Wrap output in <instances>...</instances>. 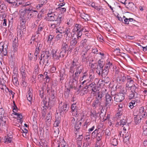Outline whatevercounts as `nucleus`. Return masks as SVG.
Here are the masks:
<instances>
[{"instance_id": "obj_4", "label": "nucleus", "mask_w": 147, "mask_h": 147, "mask_svg": "<svg viewBox=\"0 0 147 147\" xmlns=\"http://www.w3.org/2000/svg\"><path fill=\"white\" fill-rule=\"evenodd\" d=\"M58 111H57V114L59 113L60 115H62L66 112L68 111L69 107H67V105L66 103H63V105L61 107L59 106Z\"/></svg>"}, {"instance_id": "obj_31", "label": "nucleus", "mask_w": 147, "mask_h": 147, "mask_svg": "<svg viewBox=\"0 0 147 147\" xmlns=\"http://www.w3.org/2000/svg\"><path fill=\"white\" fill-rule=\"evenodd\" d=\"M100 103V101L96 100H94L93 103L92 104V106L95 109L98 107Z\"/></svg>"}, {"instance_id": "obj_20", "label": "nucleus", "mask_w": 147, "mask_h": 147, "mask_svg": "<svg viewBox=\"0 0 147 147\" xmlns=\"http://www.w3.org/2000/svg\"><path fill=\"white\" fill-rule=\"evenodd\" d=\"M21 74L22 76V78H25L26 76V68L24 66H22L20 69Z\"/></svg>"}, {"instance_id": "obj_37", "label": "nucleus", "mask_w": 147, "mask_h": 147, "mask_svg": "<svg viewBox=\"0 0 147 147\" xmlns=\"http://www.w3.org/2000/svg\"><path fill=\"white\" fill-rule=\"evenodd\" d=\"M43 29V27L39 25L38 27L37 30L36 32V35L40 34L41 32L42 31Z\"/></svg>"}, {"instance_id": "obj_15", "label": "nucleus", "mask_w": 147, "mask_h": 147, "mask_svg": "<svg viewBox=\"0 0 147 147\" xmlns=\"http://www.w3.org/2000/svg\"><path fill=\"white\" fill-rule=\"evenodd\" d=\"M82 61V62L87 61L89 58L87 57L88 52L87 51L83 52L81 53Z\"/></svg>"}, {"instance_id": "obj_56", "label": "nucleus", "mask_w": 147, "mask_h": 147, "mask_svg": "<svg viewBox=\"0 0 147 147\" xmlns=\"http://www.w3.org/2000/svg\"><path fill=\"white\" fill-rule=\"evenodd\" d=\"M66 52L62 51L61 50L60 52V53H59V55H61V57H63L65 55V54Z\"/></svg>"}, {"instance_id": "obj_36", "label": "nucleus", "mask_w": 147, "mask_h": 147, "mask_svg": "<svg viewBox=\"0 0 147 147\" xmlns=\"http://www.w3.org/2000/svg\"><path fill=\"white\" fill-rule=\"evenodd\" d=\"M84 30L81 29V30H80V31L76 32H77L76 34L77 38H76L78 39V40L80 38H81V37L82 35V31Z\"/></svg>"}, {"instance_id": "obj_19", "label": "nucleus", "mask_w": 147, "mask_h": 147, "mask_svg": "<svg viewBox=\"0 0 147 147\" xmlns=\"http://www.w3.org/2000/svg\"><path fill=\"white\" fill-rule=\"evenodd\" d=\"M129 99H136L138 97V95L137 93H135L133 92V91H131L129 95Z\"/></svg>"}, {"instance_id": "obj_29", "label": "nucleus", "mask_w": 147, "mask_h": 147, "mask_svg": "<svg viewBox=\"0 0 147 147\" xmlns=\"http://www.w3.org/2000/svg\"><path fill=\"white\" fill-rule=\"evenodd\" d=\"M20 18L26 20H28V17H27V12H23L21 13Z\"/></svg>"}, {"instance_id": "obj_41", "label": "nucleus", "mask_w": 147, "mask_h": 147, "mask_svg": "<svg viewBox=\"0 0 147 147\" xmlns=\"http://www.w3.org/2000/svg\"><path fill=\"white\" fill-rule=\"evenodd\" d=\"M94 56V54L92 53H90L89 54L88 53L87 57L89 58L88 61H93V58L91 57Z\"/></svg>"}, {"instance_id": "obj_8", "label": "nucleus", "mask_w": 147, "mask_h": 147, "mask_svg": "<svg viewBox=\"0 0 147 147\" xmlns=\"http://www.w3.org/2000/svg\"><path fill=\"white\" fill-rule=\"evenodd\" d=\"M127 83L126 84V88H130L131 86L133 85V84L134 82L133 80L132 79L131 77L129 76H127Z\"/></svg>"}, {"instance_id": "obj_14", "label": "nucleus", "mask_w": 147, "mask_h": 147, "mask_svg": "<svg viewBox=\"0 0 147 147\" xmlns=\"http://www.w3.org/2000/svg\"><path fill=\"white\" fill-rule=\"evenodd\" d=\"M123 114L122 109H119L117 113L115 115V118L116 119L118 120L121 117Z\"/></svg>"}, {"instance_id": "obj_23", "label": "nucleus", "mask_w": 147, "mask_h": 147, "mask_svg": "<svg viewBox=\"0 0 147 147\" xmlns=\"http://www.w3.org/2000/svg\"><path fill=\"white\" fill-rule=\"evenodd\" d=\"M78 40L76 38H72L70 41V45L69 47L71 46L72 47H74V46H75L77 44Z\"/></svg>"}, {"instance_id": "obj_7", "label": "nucleus", "mask_w": 147, "mask_h": 147, "mask_svg": "<svg viewBox=\"0 0 147 147\" xmlns=\"http://www.w3.org/2000/svg\"><path fill=\"white\" fill-rule=\"evenodd\" d=\"M106 101L105 102L106 107L111 105L113 102V100L109 94H107L105 96Z\"/></svg>"}, {"instance_id": "obj_32", "label": "nucleus", "mask_w": 147, "mask_h": 147, "mask_svg": "<svg viewBox=\"0 0 147 147\" xmlns=\"http://www.w3.org/2000/svg\"><path fill=\"white\" fill-rule=\"evenodd\" d=\"M103 134L102 133V132H100V131H98V134L97 135V136L96 137H97V140L98 141H100L102 138V137L103 136Z\"/></svg>"}, {"instance_id": "obj_62", "label": "nucleus", "mask_w": 147, "mask_h": 147, "mask_svg": "<svg viewBox=\"0 0 147 147\" xmlns=\"http://www.w3.org/2000/svg\"><path fill=\"white\" fill-rule=\"evenodd\" d=\"M22 85L23 87H26V82L25 81V78H22Z\"/></svg>"}, {"instance_id": "obj_42", "label": "nucleus", "mask_w": 147, "mask_h": 147, "mask_svg": "<svg viewBox=\"0 0 147 147\" xmlns=\"http://www.w3.org/2000/svg\"><path fill=\"white\" fill-rule=\"evenodd\" d=\"M60 123V120L59 118H57L56 119V121L54 124V126L55 127L58 126Z\"/></svg>"}, {"instance_id": "obj_3", "label": "nucleus", "mask_w": 147, "mask_h": 147, "mask_svg": "<svg viewBox=\"0 0 147 147\" xmlns=\"http://www.w3.org/2000/svg\"><path fill=\"white\" fill-rule=\"evenodd\" d=\"M51 51L49 50L48 49H46L45 52H43L41 55V58H39L40 61V64H41V61L42 59V58H43V61H44L45 59L46 60L48 59L49 56L51 55Z\"/></svg>"}, {"instance_id": "obj_53", "label": "nucleus", "mask_w": 147, "mask_h": 147, "mask_svg": "<svg viewBox=\"0 0 147 147\" xmlns=\"http://www.w3.org/2000/svg\"><path fill=\"white\" fill-rule=\"evenodd\" d=\"M18 6L19 5L18 4L17 1L16 0H15L13 3L11 5V6L13 8L16 7Z\"/></svg>"}, {"instance_id": "obj_24", "label": "nucleus", "mask_w": 147, "mask_h": 147, "mask_svg": "<svg viewBox=\"0 0 147 147\" xmlns=\"http://www.w3.org/2000/svg\"><path fill=\"white\" fill-rule=\"evenodd\" d=\"M0 119L1 121L2 125H4L6 124L7 121L8 119L5 115L0 116Z\"/></svg>"}, {"instance_id": "obj_6", "label": "nucleus", "mask_w": 147, "mask_h": 147, "mask_svg": "<svg viewBox=\"0 0 147 147\" xmlns=\"http://www.w3.org/2000/svg\"><path fill=\"white\" fill-rule=\"evenodd\" d=\"M127 78V76H125L123 73H119L118 74V76L117 78V80L118 82L122 83L125 82Z\"/></svg>"}, {"instance_id": "obj_43", "label": "nucleus", "mask_w": 147, "mask_h": 147, "mask_svg": "<svg viewBox=\"0 0 147 147\" xmlns=\"http://www.w3.org/2000/svg\"><path fill=\"white\" fill-rule=\"evenodd\" d=\"M5 138V143L7 144L10 143L12 140V138L11 137L9 136L6 137Z\"/></svg>"}, {"instance_id": "obj_51", "label": "nucleus", "mask_w": 147, "mask_h": 147, "mask_svg": "<svg viewBox=\"0 0 147 147\" xmlns=\"http://www.w3.org/2000/svg\"><path fill=\"white\" fill-rule=\"evenodd\" d=\"M96 85L95 84L94 82H93L90 84H89L88 86L89 87V88L92 90V88H93L95 87Z\"/></svg>"}, {"instance_id": "obj_48", "label": "nucleus", "mask_w": 147, "mask_h": 147, "mask_svg": "<svg viewBox=\"0 0 147 147\" xmlns=\"http://www.w3.org/2000/svg\"><path fill=\"white\" fill-rule=\"evenodd\" d=\"M99 131V130L96 129L92 134V136L94 137H96L97 136L98 133Z\"/></svg>"}, {"instance_id": "obj_2", "label": "nucleus", "mask_w": 147, "mask_h": 147, "mask_svg": "<svg viewBox=\"0 0 147 147\" xmlns=\"http://www.w3.org/2000/svg\"><path fill=\"white\" fill-rule=\"evenodd\" d=\"M48 20L49 21L57 22V21L61 22L63 20L62 16L60 14L58 15L55 10H50L47 13Z\"/></svg>"}, {"instance_id": "obj_64", "label": "nucleus", "mask_w": 147, "mask_h": 147, "mask_svg": "<svg viewBox=\"0 0 147 147\" xmlns=\"http://www.w3.org/2000/svg\"><path fill=\"white\" fill-rule=\"evenodd\" d=\"M77 143L78 147H81L82 145V142L80 140H77Z\"/></svg>"}, {"instance_id": "obj_34", "label": "nucleus", "mask_w": 147, "mask_h": 147, "mask_svg": "<svg viewBox=\"0 0 147 147\" xmlns=\"http://www.w3.org/2000/svg\"><path fill=\"white\" fill-rule=\"evenodd\" d=\"M55 92L54 90H52L50 94V97L49 98V100L50 101L54 99L55 97Z\"/></svg>"}, {"instance_id": "obj_59", "label": "nucleus", "mask_w": 147, "mask_h": 147, "mask_svg": "<svg viewBox=\"0 0 147 147\" xmlns=\"http://www.w3.org/2000/svg\"><path fill=\"white\" fill-rule=\"evenodd\" d=\"M105 134L107 136H107L109 137L111 136V133L109 129H106V130Z\"/></svg>"}, {"instance_id": "obj_40", "label": "nucleus", "mask_w": 147, "mask_h": 147, "mask_svg": "<svg viewBox=\"0 0 147 147\" xmlns=\"http://www.w3.org/2000/svg\"><path fill=\"white\" fill-rule=\"evenodd\" d=\"M18 44L16 41H13V47L14 49V51H17V47H18Z\"/></svg>"}, {"instance_id": "obj_35", "label": "nucleus", "mask_w": 147, "mask_h": 147, "mask_svg": "<svg viewBox=\"0 0 147 147\" xmlns=\"http://www.w3.org/2000/svg\"><path fill=\"white\" fill-rule=\"evenodd\" d=\"M134 20V21H135L133 18H129V19H128L127 18H125L124 20V22H123L125 24H128L129 22H131Z\"/></svg>"}, {"instance_id": "obj_46", "label": "nucleus", "mask_w": 147, "mask_h": 147, "mask_svg": "<svg viewBox=\"0 0 147 147\" xmlns=\"http://www.w3.org/2000/svg\"><path fill=\"white\" fill-rule=\"evenodd\" d=\"M98 115H100L99 113H97L96 112H93L91 113V117H94L96 119L98 117Z\"/></svg>"}, {"instance_id": "obj_10", "label": "nucleus", "mask_w": 147, "mask_h": 147, "mask_svg": "<svg viewBox=\"0 0 147 147\" xmlns=\"http://www.w3.org/2000/svg\"><path fill=\"white\" fill-rule=\"evenodd\" d=\"M104 65V64L102 62H101L100 60H99L98 61V64L96 69V72L98 74H100V71H101V69L103 68Z\"/></svg>"}, {"instance_id": "obj_11", "label": "nucleus", "mask_w": 147, "mask_h": 147, "mask_svg": "<svg viewBox=\"0 0 147 147\" xmlns=\"http://www.w3.org/2000/svg\"><path fill=\"white\" fill-rule=\"evenodd\" d=\"M107 68L108 67H106V68L104 67L101 69L100 74L98 75L101 76L102 77H106L108 74L109 72V70L107 69Z\"/></svg>"}, {"instance_id": "obj_39", "label": "nucleus", "mask_w": 147, "mask_h": 147, "mask_svg": "<svg viewBox=\"0 0 147 147\" xmlns=\"http://www.w3.org/2000/svg\"><path fill=\"white\" fill-rule=\"evenodd\" d=\"M17 119L18 120V122L22 123V116L21 113H18L17 115Z\"/></svg>"}, {"instance_id": "obj_18", "label": "nucleus", "mask_w": 147, "mask_h": 147, "mask_svg": "<svg viewBox=\"0 0 147 147\" xmlns=\"http://www.w3.org/2000/svg\"><path fill=\"white\" fill-rule=\"evenodd\" d=\"M70 47L68 46V45L65 42H63L62 45L61 49L62 51L66 52V51H69Z\"/></svg>"}, {"instance_id": "obj_33", "label": "nucleus", "mask_w": 147, "mask_h": 147, "mask_svg": "<svg viewBox=\"0 0 147 147\" xmlns=\"http://www.w3.org/2000/svg\"><path fill=\"white\" fill-rule=\"evenodd\" d=\"M51 113L50 112H49L47 115L46 120L47 122L48 123L51 121Z\"/></svg>"}, {"instance_id": "obj_49", "label": "nucleus", "mask_w": 147, "mask_h": 147, "mask_svg": "<svg viewBox=\"0 0 147 147\" xmlns=\"http://www.w3.org/2000/svg\"><path fill=\"white\" fill-rule=\"evenodd\" d=\"M99 88L96 85L95 86V87L93 88H92V91L94 92H96V93L98 92H99V90L98 89Z\"/></svg>"}, {"instance_id": "obj_45", "label": "nucleus", "mask_w": 147, "mask_h": 147, "mask_svg": "<svg viewBox=\"0 0 147 147\" xmlns=\"http://www.w3.org/2000/svg\"><path fill=\"white\" fill-rule=\"evenodd\" d=\"M111 144L113 146H117L118 144L117 140L115 138L111 140Z\"/></svg>"}, {"instance_id": "obj_17", "label": "nucleus", "mask_w": 147, "mask_h": 147, "mask_svg": "<svg viewBox=\"0 0 147 147\" xmlns=\"http://www.w3.org/2000/svg\"><path fill=\"white\" fill-rule=\"evenodd\" d=\"M39 3L36 6L37 9L40 8L43 5H45L47 2V0H38Z\"/></svg>"}, {"instance_id": "obj_54", "label": "nucleus", "mask_w": 147, "mask_h": 147, "mask_svg": "<svg viewBox=\"0 0 147 147\" xmlns=\"http://www.w3.org/2000/svg\"><path fill=\"white\" fill-rule=\"evenodd\" d=\"M102 78H104V81L106 83H108L110 81V79L109 77L107 76H106V77H102Z\"/></svg>"}, {"instance_id": "obj_44", "label": "nucleus", "mask_w": 147, "mask_h": 147, "mask_svg": "<svg viewBox=\"0 0 147 147\" xmlns=\"http://www.w3.org/2000/svg\"><path fill=\"white\" fill-rule=\"evenodd\" d=\"M127 122V121L125 119H123L120 120V125L121 126L123 125V126L124 125H126Z\"/></svg>"}, {"instance_id": "obj_50", "label": "nucleus", "mask_w": 147, "mask_h": 147, "mask_svg": "<svg viewBox=\"0 0 147 147\" xmlns=\"http://www.w3.org/2000/svg\"><path fill=\"white\" fill-rule=\"evenodd\" d=\"M69 92L70 90L68 88H67L66 90H65L64 92L65 96L67 97L69 94Z\"/></svg>"}, {"instance_id": "obj_1", "label": "nucleus", "mask_w": 147, "mask_h": 147, "mask_svg": "<svg viewBox=\"0 0 147 147\" xmlns=\"http://www.w3.org/2000/svg\"><path fill=\"white\" fill-rule=\"evenodd\" d=\"M83 69V67L82 65H78L76 62L73 61L70 67L69 74L70 76H72L73 80L76 81Z\"/></svg>"}, {"instance_id": "obj_25", "label": "nucleus", "mask_w": 147, "mask_h": 147, "mask_svg": "<svg viewBox=\"0 0 147 147\" xmlns=\"http://www.w3.org/2000/svg\"><path fill=\"white\" fill-rule=\"evenodd\" d=\"M63 33H65L64 36L72 35L71 30L69 27H67L65 28Z\"/></svg>"}, {"instance_id": "obj_58", "label": "nucleus", "mask_w": 147, "mask_h": 147, "mask_svg": "<svg viewBox=\"0 0 147 147\" xmlns=\"http://www.w3.org/2000/svg\"><path fill=\"white\" fill-rule=\"evenodd\" d=\"M13 81L14 83L17 84L18 82V80L17 78L16 77H14V76H13Z\"/></svg>"}, {"instance_id": "obj_5", "label": "nucleus", "mask_w": 147, "mask_h": 147, "mask_svg": "<svg viewBox=\"0 0 147 147\" xmlns=\"http://www.w3.org/2000/svg\"><path fill=\"white\" fill-rule=\"evenodd\" d=\"M125 95L123 93H119L115 94L114 97V100L117 102H121L125 99Z\"/></svg>"}, {"instance_id": "obj_55", "label": "nucleus", "mask_w": 147, "mask_h": 147, "mask_svg": "<svg viewBox=\"0 0 147 147\" xmlns=\"http://www.w3.org/2000/svg\"><path fill=\"white\" fill-rule=\"evenodd\" d=\"M112 66V64L110 62H109L105 66V67L106 68V67H108L107 69L109 70L110 68Z\"/></svg>"}, {"instance_id": "obj_16", "label": "nucleus", "mask_w": 147, "mask_h": 147, "mask_svg": "<svg viewBox=\"0 0 147 147\" xmlns=\"http://www.w3.org/2000/svg\"><path fill=\"white\" fill-rule=\"evenodd\" d=\"M32 90V89L30 88H29V90L28 92V94L26 95L27 100L31 102L32 100L33 97Z\"/></svg>"}, {"instance_id": "obj_13", "label": "nucleus", "mask_w": 147, "mask_h": 147, "mask_svg": "<svg viewBox=\"0 0 147 147\" xmlns=\"http://www.w3.org/2000/svg\"><path fill=\"white\" fill-rule=\"evenodd\" d=\"M52 52V53L53 57L55 59H58L61 57V55H59V51L57 49L56 51L53 50Z\"/></svg>"}, {"instance_id": "obj_12", "label": "nucleus", "mask_w": 147, "mask_h": 147, "mask_svg": "<svg viewBox=\"0 0 147 147\" xmlns=\"http://www.w3.org/2000/svg\"><path fill=\"white\" fill-rule=\"evenodd\" d=\"M137 115L141 117H145V113L146 112H144V109L143 107H140L139 109L137 110Z\"/></svg>"}, {"instance_id": "obj_26", "label": "nucleus", "mask_w": 147, "mask_h": 147, "mask_svg": "<svg viewBox=\"0 0 147 147\" xmlns=\"http://www.w3.org/2000/svg\"><path fill=\"white\" fill-rule=\"evenodd\" d=\"M61 22L57 21V22H54V23L51 24L50 27L52 28H55L56 27L59 26Z\"/></svg>"}, {"instance_id": "obj_27", "label": "nucleus", "mask_w": 147, "mask_h": 147, "mask_svg": "<svg viewBox=\"0 0 147 147\" xmlns=\"http://www.w3.org/2000/svg\"><path fill=\"white\" fill-rule=\"evenodd\" d=\"M81 122L79 121H78L74 125V128L76 131H77L78 130H79L80 129L81 126Z\"/></svg>"}, {"instance_id": "obj_9", "label": "nucleus", "mask_w": 147, "mask_h": 147, "mask_svg": "<svg viewBox=\"0 0 147 147\" xmlns=\"http://www.w3.org/2000/svg\"><path fill=\"white\" fill-rule=\"evenodd\" d=\"M71 110L72 112V114L74 116H78V107L77 106L76 103H73L71 105Z\"/></svg>"}, {"instance_id": "obj_61", "label": "nucleus", "mask_w": 147, "mask_h": 147, "mask_svg": "<svg viewBox=\"0 0 147 147\" xmlns=\"http://www.w3.org/2000/svg\"><path fill=\"white\" fill-rule=\"evenodd\" d=\"M5 111L3 108L0 109V116L4 115Z\"/></svg>"}, {"instance_id": "obj_52", "label": "nucleus", "mask_w": 147, "mask_h": 147, "mask_svg": "<svg viewBox=\"0 0 147 147\" xmlns=\"http://www.w3.org/2000/svg\"><path fill=\"white\" fill-rule=\"evenodd\" d=\"M88 77V76L87 74H84L82 77L80 78V81H81L83 80L84 79L86 80V79H87Z\"/></svg>"}, {"instance_id": "obj_22", "label": "nucleus", "mask_w": 147, "mask_h": 147, "mask_svg": "<svg viewBox=\"0 0 147 147\" xmlns=\"http://www.w3.org/2000/svg\"><path fill=\"white\" fill-rule=\"evenodd\" d=\"M81 29L84 30V27H82L79 24H76L74 29V32H75L80 31V30H81Z\"/></svg>"}, {"instance_id": "obj_21", "label": "nucleus", "mask_w": 147, "mask_h": 147, "mask_svg": "<svg viewBox=\"0 0 147 147\" xmlns=\"http://www.w3.org/2000/svg\"><path fill=\"white\" fill-rule=\"evenodd\" d=\"M95 96L96 99L100 102L103 96V93L102 92L99 91L96 94Z\"/></svg>"}, {"instance_id": "obj_63", "label": "nucleus", "mask_w": 147, "mask_h": 147, "mask_svg": "<svg viewBox=\"0 0 147 147\" xmlns=\"http://www.w3.org/2000/svg\"><path fill=\"white\" fill-rule=\"evenodd\" d=\"M63 36L61 34H58L56 36L55 38L57 41L59 40L60 38L62 37Z\"/></svg>"}, {"instance_id": "obj_60", "label": "nucleus", "mask_w": 147, "mask_h": 147, "mask_svg": "<svg viewBox=\"0 0 147 147\" xmlns=\"http://www.w3.org/2000/svg\"><path fill=\"white\" fill-rule=\"evenodd\" d=\"M23 32L20 30H19L17 32V36L21 37L22 36Z\"/></svg>"}, {"instance_id": "obj_47", "label": "nucleus", "mask_w": 147, "mask_h": 147, "mask_svg": "<svg viewBox=\"0 0 147 147\" xmlns=\"http://www.w3.org/2000/svg\"><path fill=\"white\" fill-rule=\"evenodd\" d=\"M81 17L82 18L84 19L86 21L88 20V18L89 17L88 16L87 14H85L84 13L81 14Z\"/></svg>"}, {"instance_id": "obj_57", "label": "nucleus", "mask_w": 147, "mask_h": 147, "mask_svg": "<svg viewBox=\"0 0 147 147\" xmlns=\"http://www.w3.org/2000/svg\"><path fill=\"white\" fill-rule=\"evenodd\" d=\"M72 35L64 36L65 37V40L67 41H69L70 40L71 37Z\"/></svg>"}, {"instance_id": "obj_38", "label": "nucleus", "mask_w": 147, "mask_h": 147, "mask_svg": "<svg viewBox=\"0 0 147 147\" xmlns=\"http://www.w3.org/2000/svg\"><path fill=\"white\" fill-rule=\"evenodd\" d=\"M124 141L127 142L129 141V138L130 137V135L129 133H127L126 134L124 135Z\"/></svg>"}, {"instance_id": "obj_28", "label": "nucleus", "mask_w": 147, "mask_h": 147, "mask_svg": "<svg viewBox=\"0 0 147 147\" xmlns=\"http://www.w3.org/2000/svg\"><path fill=\"white\" fill-rule=\"evenodd\" d=\"M141 117L137 115L134 118L135 123L136 124L139 123L141 121Z\"/></svg>"}, {"instance_id": "obj_30", "label": "nucleus", "mask_w": 147, "mask_h": 147, "mask_svg": "<svg viewBox=\"0 0 147 147\" xmlns=\"http://www.w3.org/2000/svg\"><path fill=\"white\" fill-rule=\"evenodd\" d=\"M137 84H136V85L135 84H134L132 86H131V87L129 88L130 89H131L132 90L131 91H133V92H134L135 93H137L138 90V86H137Z\"/></svg>"}]
</instances>
